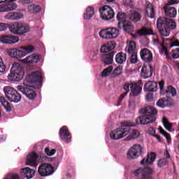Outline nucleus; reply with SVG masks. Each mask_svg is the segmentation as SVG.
Wrapping results in <instances>:
<instances>
[{"mask_svg": "<svg viewBox=\"0 0 179 179\" xmlns=\"http://www.w3.org/2000/svg\"><path fill=\"white\" fill-rule=\"evenodd\" d=\"M24 83L26 85L18 86V90L21 92L22 94H24L28 100L33 101L37 97V94L31 87L36 86V85H41V83H43V76L40 71H34L26 77Z\"/></svg>", "mask_w": 179, "mask_h": 179, "instance_id": "nucleus-1", "label": "nucleus"}, {"mask_svg": "<svg viewBox=\"0 0 179 179\" xmlns=\"http://www.w3.org/2000/svg\"><path fill=\"white\" fill-rule=\"evenodd\" d=\"M140 116L135 120L137 125H148L156 122V115L157 110L152 106H145L139 110Z\"/></svg>", "mask_w": 179, "mask_h": 179, "instance_id": "nucleus-2", "label": "nucleus"}, {"mask_svg": "<svg viewBox=\"0 0 179 179\" xmlns=\"http://www.w3.org/2000/svg\"><path fill=\"white\" fill-rule=\"evenodd\" d=\"M157 27L159 29L161 36L167 37L170 36V31L177 27V24L172 19L160 17L157 21Z\"/></svg>", "mask_w": 179, "mask_h": 179, "instance_id": "nucleus-3", "label": "nucleus"}, {"mask_svg": "<svg viewBox=\"0 0 179 179\" xmlns=\"http://www.w3.org/2000/svg\"><path fill=\"white\" fill-rule=\"evenodd\" d=\"M9 30L13 34H17L18 36H22L30 31V26L29 24H24L23 22H14L10 24Z\"/></svg>", "mask_w": 179, "mask_h": 179, "instance_id": "nucleus-4", "label": "nucleus"}, {"mask_svg": "<svg viewBox=\"0 0 179 179\" xmlns=\"http://www.w3.org/2000/svg\"><path fill=\"white\" fill-rule=\"evenodd\" d=\"M23 67L20 64H13L10 69V73L8 76L9 80L13 82H20L23 79Z\"/></svg>", "mask_w": 179, "mask_h": 179, "instance_id": "nucleus-5", "label": "nucleus"}, {"mask_svg": "<svg viewBox=\"0 0 179 179\" xmlns=\"http://www.w3.org/2000/svg\"><path fill=\"white\" fill-rule=\"evenodd\" d=\"M3 92L6 99L11 103H19L22 100V95L16 90L13 89V87L10 86L5 87Z\"/></svg>", "mask_w": 179, "mask_h": 179, "instance_id": "nucleus-6", "label": "nucleus"}, {"mask_svg": "<svg viewBox=\"0 0 179 179\" xmlns=\"http://www.w3.org/2000/svg\"><path fill=\"white\" fill-rule=\"evenodd\" d=\"M121 127H122L117 128L110 133L111 139L117 141L118 139H122V138H124L128 135L129 129H127V122H122L121 124Z\"/></svg>", "mask_w": 179, "mask_h": 179, "instance_id": "nucleus-7", "label": "nucleus"}, {"mask_svg": "<svg viewBox=\"0 0 179 179\" xmlns=\"http://www.w3.org/2000/svg\"><path fill=\"white\" fill-rule=\"evenodd\" d=\"M120 35V31L117 28H106L99 31V36L101 38L106 40H111V38H117Z\"/></svg>", "mask_w": 179, "mask_h": 179, "instance_id": "nucleus-8", "label": "nucleus"}, {"mask_svg": "<svg viewBox=\"0 0 179 179\" xmlns=\"http://www.w3.org/2000/svg\"><path fill=\"white\" fill-rule=\"evenodd\" d=\"M143 148L141 144H134L127 152L128 159H136L139 157V156H142L143 155Z\"/></svg>", "mask_w": 179, "mask_h": 179, "instance_id": "nucleus-9", "label": "nucleus"}, {"mask_svg": "<svg viewBox=\"0 0 179 179\" xmlns=\"http://www.w3.org/2000/svg\"><path fill=\"white\" fill-rule=\"evenodd\" d=\"M99 12H101V17L103 20H111L115 15L114 10L108 5L103 6L101 8Z\"/></svg>", "mask_w": 179, "mask_h": 179, "instance_id": "nucleus-10", "label": "nucleus"}, {"mask_svg": "<svg viewBox=\"0 0 179 179\" xmlns=\"http://www.w3.org/2000/svg\"><path fill=\"white\" fill-rule=\"evenodd\" d=\"M55 171V169L50 164L43 163L41 164L38 169V173L41 177H47L51 176Z\"/></svg>", "mask_w": 179, "mask_h": 179, "instance_id": "nucleus-11", "label": "nucleus"}, {"mask_svg": "<svg viewBox=\"0 0 179 179\" xmlns=\"http://www.w3.org/2000/svg\"><path fill=\"white\" fill-rule=\"evenodd\" d=\"M134 173L135 176H139V174H141V179H152L153 171L150 167H144L136 169Z\"/></svg>", "mask_w": 179, "mask_h": 179, "instance_id": "nucleus-12", "label": "nucleus"}, {"mask_svg": "<svg viewBox=\"0 0 179 179\" xmlns=\"http://www.w3.org/2000/svg\"><path fill=\"white\" fill-rule=\"evenodd\" d=\"M131 127H132V123L127 122L126 124V129L127 130V135H129L125 139V141H132V139H136V138H138L140 134L138 130H135L134 129H131Z\"/></svg>", "mask_w": 179, "mask_h": 179, "instance_id": "nucleus-13", "label": "nucleus"}, {"mask_svg": "<svg viewBox=\"0 0 179 179\" xmlns=\"http://www.w3.org/2000/svg\"><path fill=\"white\" fill-rule=\"evenodd\" d=\"M59 136L62 140L66 143H69L72 141V135L69 132V129L66 126H64L60 129Z\"/></svg>", "mask_w": 179, "mask_h": 179, "instance_id": "nucleus-14", "label": "nucleus"}, {"mask_svg": "<svg viewBox=\"0 0 179 179\" xmlns=\"http://www.w3.org/2000/svg\"><path fill=\"white\" fill-rule=\"evenodd\" d=\"M153 75V66L150 64H144L141 69V76L143 79H149Z\"/></svg>", "mask_w": 179, "mask_h": 179, "instance_id": "nucleus-15", "label": "nucleus"}, {"mask_svg": "<svg viewBox=\"0 0 179 179\" xmlns=\"http://www.w3.org/2000/svg\"><path fill=\"white\" fill-rule=\"evenodd\" d=\"M117 27L120 29H122L126 33H134V25H132V22L129 20L119 22L117 23Z\"/></svg>", "mask_w": 179, "mask_h": 179, "instance_id": "nucleus-16", "label": "nucleus"}, {"mask_svg": "<svg viewBox=\"0 0 179 179\" xmlns=\"http://www.w3.org/2000/svg\"><path fill=\"white\" fill-rule=\"evenodd\" d=\"M142 85V80H139L137 83L130 84V90L134 97H136V96L141 94V92H142V85Z\"/></svg>", "mask_w": 179, "mask_h": 179, "instance_id": "nucleus-17", "label": "nucleus"}, {"mask_svg": "<svg viewBox=\"0 0 179 179\" xmlns=\"http://www.w3.org/2000/svg\"><path fill=\"white\" fill-rule=\"evenodd\" d=\"M0 41L4 44H16L19 41V38L13 35H1Z\"/></svg>", "mask_w": 179, "mask_h": 179, "instance_id": "nucleus-18", "label": "nucleus"}, {"mask_svg": "<svg viewBox=\"0 0 179 179\" xmlns=\"http://www.w3.org/2000/svg\"><path fill=\"white\" fill-rule=\"evenodd\" d=\"M38 159V155L37 153L32 152L27 155L26 164L27 166H32L36 167L37 166V160Z\"/></svg>", "mask_w": 179, "mask_h": 179, "instance_id": "nucleus-19", "label": "nucleus"}, {"mask_svg": "<svg viewBox=\"0 0 179 179\" xmlns=\"http://www.w3.org/2000/svg\"><path fill=\"white\" fill-rule=\"evenodd\" d=\"M143 90L144 92L155 93L159 90V85L157 82L149 80L144 85Z\"/></svg>", "mask_w": 179, "mask_h": 179, "instance_id": "nucleus-20", "label": "nucleus"}, {"mask_svg": "<svg viewBox=\"0 0 179 179\" xmlns=\"http://www.w3.org/2000/svg\"><path fill=\"white\" fill-rule=\"evenodd\" d=\"M140 57L145 62H151L152 59H153V55L148 48H144L141 50Z\"/></svg>", "mask_w": 179, "mask_h": 179, "instance_id": "nucleus-21", "label": "nucleus"}, {"mask_svg": "<svg viewBox=\"0 0 179 179\" xmlns=\"http://www.w3.org/2000/svg\"><path fill=\"white\" fill-rule=\"evenodd\" d=\"M164 10L166 16L168 17H176V16H177V9L171 6V4L167 3L164 6Z\"/></svg>", "mask_w": 179, "mask_h": 179, "instance_id": "nucleus-22", "label": "nucleus"}, {"mask_svg": "<svg viewBox=\"0 0 179 179\" xmlns=\"http://www.w3.org/2000/svg\"><path fill=\"white\" fill-rule=\"evenodd\" d=\"M23 13L19 12H10L5 15L4 18L7 20H20L23 19Z\"/></svg>", "mask_w": 179, "mask_h": 179, "instance_id": "nucleus-23", "label": "nucleus"}, {"mask_svg": "<svg viewBox=\"0 0 179 179\" xmlns=\"http://www.w3.org/2000/svg\"><path fill=\"white\" fill-rule=\"evenodd\" d=\"M145 16L153 19L156 13L155 12V6L149 1L145 2Z\"/></svg>", "mask_w": 179, "mask_h": 179, "instance_id": "nucleus-24", "label": "nucleus"}, {"mask_svg": "<svg viewBox=\"0 0 179 179\" xmlns=\"http://www.w3.org/2000/svg\"><path fill=\"white\" fill-rule=\"evenodd\" d=\"M115 55V51H111L108 54L103 55L101 56V61L105 65H111L114 62V55Z\"/></svg>", "mask_w": 179, "mask_h": 179, "instance_id": "nucleus-25", "label": "nucleus"}, {"mask_svg": "<svg viewBox=\"0 0 179 179\" xmlns=\"http://www.w3.org/2000/svg\"><path fill=\"white\" fill-rule=\"evenodd\" d=\"M156 156L157 155L155 154V152H151L148 154L146 157L143 158L141 161L140 164H141V166H145V164H152V163H153L156 160Z\"/></svg>", "mask_w": 179, "mask_h": 179, "instance_id": "nucleus-26", "label": "nucleus"}, {"mask_svg": "<svg viewBox=\"0 0 179 179\" xmlns=\"http://www.w3.org/2000/svg\"><path fill=\"white\" fill-rule=\"evenodd\" d=\"M9 55L13 58H23V57H26V52L24 50H20L19 49L13 48L9 50Z\"/></svg>", "mask_w": 179, "mask_h": 179, "instance_id": "nucleus-27", "label": "nucleus"}, {"mask_svg": "<svg viewBox=\"0 0 179 179\" xmlns=\"http://www.w3.org/2000/svg\"><path fill=\"white\" fill-rule=\"evenodd\" d=\"M115 42L114 41H109L107 43H105L101 46L100 51L101 52H108V51H112L115 48Z\"/></svg>", "mask_w": 179, "mask_h": 179, "instance_id": "nucleus-28", "label": "nucleus"}, {"mask_svg": "<svg viewBox=\"0 0 179 179\" xmlns=\"http://www.w3.org/2000/svg\"><path fill=\"white\" fill-rule=\"evenodd\" d=\"M22 170L21 174L24 178L31 179L35 174L34 170L29 167L23 168Z\"/></svg>", "mask_w": 179, "mask_h": 179, "instance_id": "nucleus-29", "label": "nucleus"}, {"mask_svg": "<svg viewBox=\"0 0 179 179\" xmlns=\"http://www.w3.org/2000/svg\"><path fill=\"white\" fill-rule=\"evenodd\" d=\"M38 61H40V56L34 55L28 56L22 59L23 64H37Z\"/></svg>", "mask_w": 179, "mask_h": 179, "instance_id": "nucleus-30", "label": "nucleus"}, {"mask_svg": "<svg viewBox=\"0 0 179 179\" xmlns=\"http://www.w3.org/2000/svg\"><path fill=\"white\" fill-rule=\"evenodd\" d=\"M129 20L136 23L138 22H141V19L142 17L141 16V13L136 10H131L130 11V15L129 16Z\"/></svg>", "mask_w": 179, "mask_h": 179, "instance_id": "nucleus-31", "label": "nucleus"}, {"mask_svg": "<svg viewBox=\"0 0 179 179\" xmlns=\"http://www.w3.org/2000/svg\"><path fill=\"white\" fill-rule=\"evenodd\" d=\"M115 59L117 64H124L127 61V54L122 52H118L115 55Z\"/></svg>", "mask_w": 179, "mask_h": 179, "instance_id": "nucleus-32", "label": "nucleus"}, {"mask_svg": "<svg viewBox=\"0 0 179 179\" xmlns=\"http://www.w3.org/2000/svg\"><path fill=\"white\" fill-rule=\"evenodd\" d=\"M93 15H94V8L89 6L86 9V13L84 14V19L90 20V18L93 17Z\"/></svg>", "mask_w": 179, "mask_h": 179, "instance_id": "nucleus-33", "label": "nucleus"}, {"mask_svg": "<svg viewBox=\"0 0 179 179\" xmlns=\"http://www.w3.org/2000/svg\"><path fill=\"white\" fill-rule=\"evenodd\" d=\"M140 36H150L153 35V30L150 28L143 27L138 31Z\"/></svg>", "mask_w": 179, "mask_h": 179, "instance_id": "nucleus-34", "label": "nucleus"}, {"mask_svg": "<svg viewBox=\"0 0 179 179\" xmlns=\"http://www.w3.org/2000/svg\"><path fill=\"white\" fill-rule=\"evenodd\" d=\"M127 52L128 54H134L136 52V43L135 41H131L129 43V46L127 48Z\"/></svg>", "mask_w": 179, "mask_h": 179, "instance_id": "nucleus-35", "label": "nucleus"}, {"mask_svg": "<svg viewBox=\"0 0 179 179\" xmlns=\"http://www.w3.org/2000/svg\"><path fill=\"white\" fill-rule=\"evenodd\" d=\"M167 103H169L167 99L161 98L157 101V106L160 108H164L165 107H167Z\"/></svg>", "mask_w": 179, "mask_h": 179, "instance_id": "nucleus-36", "label": "nucleus"}, {"mask_svg": "<svg viewBox=\"0 0 179 179\" xmlns=\"http://www.w3.org/2000/svg\"><path fill=\"white\" fill-rule=\"evenodd\" d=\"M123 66L121 65L117 66L113 71L111 76L112 78H117V76H120L121 73H122Z\"/></svg>", "mask_w": 179, "mask_h": 179, "instance_id": "nucleus-37", "label": "nucleus"}, {"mask_svg": "<svg viewBox=\"0 0 179 179\" xmlns=\"http://www.w3.org/2000/svg\"><path fill=\"white\" fill-rule=\"evenodd\" d=\"M116 19L117 20H119V22H124L127 20V19H129V17L125 13L120 11L117 14Z\"/></svg>", "mask_w": 179, "mask_h": 179, "instance_id": "nucleus-38", "label": "nucleus"}, {"mask_svg": "<svg viewBox=\"0 0 179 179\" xmlns=\"http://www.w3.org/2000/svg\"><path fill=\"white\" fill-rule=\"evenodd\" d=\"M165 94H171L174 97V96L177 95V90L173 86L169 85L165 91Z\"/></svg>", "mask_w": 179, "mask_h": 179, "instance_id": "nucleus-39", "label": "nucleus"}, {"mask_svg": "<svg viewBox=\"0 0 179 179\" xmlns=\"http://www.w3.org/2000/svg\"><path fill=\"white\" fill-rule=\"evenodd\" d=\"M162 124H164V128L167 131L171 130V127H173V124H171V123H170V122H169V119H167V117H162Z\"/></svg>", "mask_w": 179, "mask_h": 179, "instance_id": "nucleus-40", "label": "nucleus"}, {"mask_svg": "<svg viewBox=\"0 0 179 179\" xmlns=\"http://www.w3.org/2000/svg\"><path fill=\"white\" fill-rule=\"evenodd\" d=\"M112 71H113V66H110L109 67H107L106 69H105L101 73V76H102V78H106L108 76V75H110V73H111Z\"/></svg>", "mask_w": 179, "mask_h": 179, "instance_id": "nucleus-41", "label": "nucleus"}, {"mask_svg": "<svg viewBox=\"0 0 179 179\" xmlns=\"http://www.w3.org/2000/svg\"><path fill=\"white\" fill-rule=\"evenodd\" d=\"M129 57H130V62L131 64H136L138 62V52L130 53L129 54Z\"/></svg>", "mask_w": 179, "mask_h": 179, "instance_id": "nucleus-42", "label": "nucleus"}, {"mask_svg": "<svg viewBox=\"0 0 179 179\" xmlns=\"http://www.w3.org/2000/svg\"><path fill=\"white\" fill-rule=\"evenodd\" d=\"M169 164V160H167V158H162L159 160L157 165L158 167H164V166H167Z\"/></svg>", "mask_w": 179, "mask_h": 179, "instance_id": "nucleus-43", "label": "nucleus"}, {"mask_svg": "<svg viewBox=\"0 0 179 179\" xmlns=\"http://www.w3.org/2000/svg\"><path fill=\"white\" fill-rule=\"evenodd\" d=\"M45 153L48 155V156H54L55 153H57V150L56 149H52L50 150V148L46 147L45 148Z\"/></svg>", "mask_w": 179, "mask_h": 179, "instance_id": "nucleus-44", "label": "nucleus"}, {"mask_svg": "<svg viewBox=\"0 0 179 179\" xmlns=\"http://www.w3.org/2000/svg\"><path fill=\"white\" fill-rule=\"evenodd\" d=\"M21 50H23L24 52H25V55H27L29 52H33L34 51V47L33 46H27V47H22Z\"/></svg>", "mask_w": 179, "mask_h": 179, "instance_id": "nucleus-45", "label": "nucleus"}, {"mask_svg": "<svg viewBox=\"0 0 179 179\" xmlns=\"http://www.w3.org/2000/svg\"><path fill=\"white\" fill-rule=\"evenodd\" d=\"M10 27V24L5 22H0V31H5Z\"/></svg>", "mask_w": 179, "mask_h": 179, "instance_id": "nucleus-46", "label": "nucleus"}, {"mask_svg": "<svg viewBox=\"0 0 179 179\" xmlns=\"http://www.w3.org/2000/svg\"><path fill=\"white\" fill-rule=\"evenodd\" d=\"M171 55L173 59H177V58H179V48L173 49L171 52Z\"/></svg>", "mask_w": 179, "mask_h": 179, "instance_id": "nucleus-47", "label": "nucleus"}, {"mask_svg": "<svg viewBox=\"0 0 179 179\" xmlns=\"http://www.w3.org/2000/svg\"><path fill=\"white\" fill-rule=\"evenodd\" d=\"M159 89H160V93L162 96H164L166 94V90H164V80H161L159 82Z\"/></svg>", "mask_w": 179, "mask_h": 179, "instance_id": "nucleus-48", "label": "nucleus"}, {"mask_svg": "<svg viewBox=\"0 0 179 179\" xmlns=\"http://www.w3.org/2000/svg\"><path fill=\"white\" fill-rule=\"evenodd\" d=\"M6 69V66L3 63V60H2V57H0V73H3Z\"/></svg>", "mask_w": 179, "mask_h": 179, "instance_id": "nucleus-49", "label": "nucleus"}, {"mask_svg": "<svg viewBox=\"0 0 179 179\" xmlns=\"http://www.w3.org/2000/svg\"><path fill=\"white\" fill-rule=\"evenodd\" d=\"M2 106L3 107H4L7 113H10V111H12V106H10V103L8 101L4 103Z\"/></svg>", "mask_w": 179, "mask_h": 179, "instance_id": "nucleus-50", "label": "nucleus"}, {"mask_svg": "<svg viewBox=\"0 0 179 179\" xmlns=\"http://www.w3.org/2000/svg\"><path fill=\"white\" fill-rule=\"evenodd\" d=\"M29 9H32L34 13H38L41 8L40 6L33 5L29 6Z\"/></svg>", "mask_w": 179, "mask_h": 179, "instance_id": "nucleus-51", "label": "nucleus"}, {"mask_svg": "<svg viewBox=\"0 0 179 179\" xmlns=\"http://www.w3.org/2000/svg\"><path fill=\"white\" fill-rule=\"evenodd\" d=\"M145 99L147 100V101H153V94L149 92L146 96H145Z\"/></svg>", "mask_w": 179, "mask_h": 179, "instance_id": "nucleus-52", "label": "nucleus"}, {"mask_svg": "<svg viewBox=\"0 0 179 179\" xmlns=\"http://www.w3.org/2000/svg\"><path fill=\"white\" fill-rule=\"evenodd\" d=\"M129 87H131V84H129V83H126L123 85V89H124V90H125L126 92H129Z\"/></svg>", "mask_w": 179, "mask_h": 179, "instance_id": "nucleus-53", "label": "nucleus"}, {"mask_svg": "<svg viewBox=\"0 0 179 179\" xmlns=\"http://www.w3.org/2000/svg\"><path fill=\"white\" fill-rule=\"evenodd\" d=\"M170 47H179V41H174L170 45Z\"/></svg>", "mask_w": 179, "mask_h": 179, "instance_id": "nucleus-54", "label": "nucleus"}, {"mask_svg": "<svg viewBox=\"0 0 179 179\" xmlns=\"http://www.w3.org/2000/svg\"><path fill=\"white\" fill-rule=\"evenodd\" d=\"M167 3H169V5H174L176 3H179V0H169Z\"/></svg>", "mask_w": 179, "mask_h": 179, "instance_id": "nucleus-55", "label": "nucleus"}, {"mask_svg": "<svg viewBox=\"0 0 179 179\" xmlns=\"http://www.w3.org/2000/svg\"><path fill=\"white\" fill-rule=\"evenodd\" d=\"M0 103H1L2 106H3L5 103H8V101H6L5 96H0Z\"/></svg>", "mask_w": 179, "mask_h": 179, "instance_id": "nucleus-56", "label": "nucleus"}, {"mask_svg": "<svg viewBox=\"0 0 179 179\" xmlns=\"http://www.w3.org/2000/svg\"><path fill=\"white\" fill-rule=\"evenodd\" d=\"M164 156L166 158V159H170L171 156H170V153L169 152V150H166L164 153Z\"/></svg>", "mask_w": 179, "mask_h": 179, "instance_id": "nucleus-57", "label": "nucleus"}, {"mask_svg": "<svg viewBox=\"0 0 179 179\" xmlns=\"http://www.w3.org/2000/svg\"><path fill=\"white\" fill-rule=\"evenodd\" d=\"M162 135H164V136L166 138L167 141L171 139V138L170 137V134H169V133H167L166 131H165L164 134H163Z\"/></svg>", "mask_w": 179, "mask_h": 179, "instance_id": "nucleus-58", "label": "nucleus"}, {"mask_svg": "<svg viewBox=\"0 0 179 179\" xmlns=\"http://www.w3.org/2000/svg\"><path fill=\"white\" fill-rule=\"evenodd\" d=\"M158 129H159V134H161L162 135H163V134L166 132V131H164V129L162 127H159Z\"/></svg>", "mask_w": 179, "mask_h": 179, "instance_id": "nucleus-59", "label": "nucleus"}, {"mask_svg": "<svg viewBox=\"0 0 179 179\" xmlns=\"http://www.w3.org/2000/svg\"><path fill=\"white\" fill-rule=\"evenodd\" d=\"M153 136H155V138H157L159 142H162V138L160 137V136L154 134Z\"/></svg>", "mask_w": 179, "mask_h": 179, "instance_id": "nucleus-60", "label": "nucleus"}, {"mask_svg": "<svg viewBox=\"0 0 179 179\" xmlns=\"http://www.w3.org/2000/svg\"><path fill=\"white\" fill-rule=\"evenodd\" d=\"M163 51L164 52L165 55H169V50H167V48L164 46L163 47Z\"/></svg>", "mask_w": 179, "mask_h": 179, "instance_id": "nucleus-61", "label": "nucleus"}, {"mask_svg": "<svg viewBox=\"0 0 179 179\" xmlns=\"http://www.w3.org/2000/svg\"><path fill=\"white\" fill-rule=\"evenodd\" d=\"M126 3L128 6H132V1L131 0H126Z\"/></svg>", "mask_w": 179, "mask_h": 179, "instance_id": "nucleus-62", "label": "nucleus"}, {"mask_svg": "<svg viewBox=\"0 0 179 179\" xmlns=\"http://www.w3.org/2000/svg\"><path fill=\"white\" fill-rule=\"evenodd\" d=\"M22 3H29L30 0H21Z\"/></svg>", "mask_w": 179, "mask_h": 179, "instance_id": "nucleus-63", "label": "nucleus"}, {"mask_svg": "<svg viewBox=\"0 0 179 179\" xmlns=\"http://www.w3.org/2000/svg\"><path fill=\"white\" fill-rule=\"evenodd\" d=\"M128 93H129V92L126 91L125 92L122 93L121 94V96H123V97H125V96H127V94H128Z\"/></svg>", "mask_w": 179, "mask_h": 179, "instance_id": "nucleus-64", "label": "nucleus"}]
</instances>
